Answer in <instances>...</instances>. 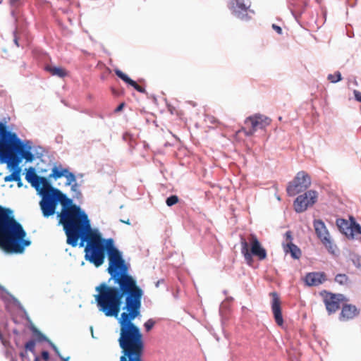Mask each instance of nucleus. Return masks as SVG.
Listing matches in <instances>:
<instances>
[{
	"instance_id": "1",
	"label": "nucleus",
	"mask_w": 361,
	"mask_h": 361,
	"mask_svg": "<svg viewBox=\"0 0 361 361\" xmlns=\"http://www.w3.org/2000/svg\"><path fill=\"white\" fill-rule=\"evenodd\" d=\"M143 295L144 290L140 287L94 295L98 310L106 317L116 318L121 309L125 311L118 319L120 336L118 341L123 353L120 361H142V334L133 320L140 314Z\"/></svg>"
},
{
	"instance_id": "2",
	"label": "nucleus",
	"mask_w": 361,
	"mask_h": 361,
	"mask_svg": "<svg viewBox=\"0 0 361 361\" xmlns=\"http://www.w3.org/2000/svg\"><path fill=\"white\" fill-rule=\"evenodd\" d=\"M100 242L104 253H106L108 257L107 271L110 275L109 282L113 281L116 286H111L102 282L96 287L95 290L97 294L95 295H102L108 292L124 291L140 287L135 278L129 274V264L123 258L122 252L115 247L114 239L103 238L100 233Z\"/></svg>"
},
{
	"instance_id": "3",
	"label": "nucleus",
	"mask_w": 361,
	"mask_h": 361,
	"mask_svg": "<svg viewBox=\"0 0 361 361\" xmlns=\"http://www.w3.org/2000/svg\"><path fill=\"white\" fill-rule=\"evenodd\" d=\"M67 244L75 247H85V259L96 267L102 266L106 254L100 242V231L92 228L90 221L66 235Z\"/></svg>"
},
{
	"instance_id": "4",
	"label": "nucleus",
	"mask_w": 361,
	"mask_h": 361,
	"mask_svg": "<svg viewBox=\"0 0 361 361\" xmlns=\"http://www.w3.org/2000/svg\"><path fill=\"white\" fill-rule=\"evenodd\" d=\"M26 233L16 221L10 208L0 206V248L6 253H22L30 242L25 240Z\"/></svg>"
},
{
	"instance_id": "5",
	"label": "nucleus",
	"mask_w": 361,
	"mask_h": 361,
	"mask_svg": "<svg viewBox=\"0 0 361 361\" xmlns=\"http://www.w3.org/2000/svg\"><path fill=\"white\" fill-rule=\"evenodd\" d=\"M32 162L34 154L31 147L25 144L17 135L8 130L6 123L0 121V160L10 166H18L22 159Z\"/></svg>"
},
{
	"instance_id": "6",
	"label": "nucleus",
	"mask_w": 361,
	"mask_h": 361,
	"mask_svg": "<svg viewBox=\"0 0 361 361\" xmlns=\"http://www.w3.org/2000/svg\"><path fill=\"white\" fill-rule=\"evenodd\" d=\"M56 194L58 203L62 205V210L58 214V216L60 217L59 221L63 226L66 235L90 221L85 212L80 206L73 204V200L66 195L57 188H56Z\"/></svg>"
},
{
	"instance_id": "7",
	"label": "nucleus",
	"mask_w": 361,
	"mask_h": 361,
	"mask_svg": "<svg viewBox=\"0 0 361 361\" xmlns=\"http://www.w3.org/2000/svg\"><path fill=\"white\" fill-rule=\"evenodd\" d=\"M241 252L246 261L250 262L252 259V255L257 257L259 260L264 259L267 257V252L264 249L257 237L250 235L247 241L241 238Z\"/></svg>"
},
{
	"instance_id": "8",
	"label": "nucleus",
	"mask_w": 361,
	"mask_h": 361,
	"mask_svg": "<svg viewBox=\"0 0 361 361\" xmlns=\"http://www.w3.org/2000/svg\"><path fill=\"white\" fill-rule=\"evenodd\" d=\"M313 227L317 238L322 245L332 255H335L338 248L331 236V234L326 226L324 222L321 219H314L313 221Z\"/></svg>"
},
{
	"instance_id": "9",
	"label": "nucleus",
	"mask_w": 361,
	"mask_h": 361,
	"mask_svg": "<svg viewBox=\"0 0 361 361\" xmlns=\"http://www.w3.org/2000/svg\"><path fill=\"white\" fill-rule=\"evenodd\" d=\"M39 202L40 209L44 217L48 218L55 214L58 203L55 188H49L48 190H42Z\"/></svg>"
},
{
	"instance_id": "10",
	"label": "nucleus",
	"mask_w": 361,
	"mask_h": 361,
	"mask_svg": "<svg viewBox=\"0 0 361 361\" xmlns=\"http://www.w3.org/2000/svg\"><path fill=\"white\" fill-rule=\"evenodd\" d=\"M311 178L304 171L297 173L293 180L288 183L286 192L289 196H295L305 191L311 185Z\"/></svg>"
},
{
	"instance_id": "11",
	"label": "nucleus",
	"mask_w": 361,
	"mask_h": 361,
	"mask_svg": "<svg viewBox=\"0 0 361 361\" xmlns=\"http://www.w3.org/2000/svg\"><path fill=\"white\" fill-rule=\"evenodd\" d=\"M250 7V1L249 0H230L229 2V8L234 16L245 21L250 19V13H254Z\"/></svg>"
},
{
	"instance_id": "12",
	"label": "nucleus",
	"mask_w": 361,
	"mask_h": 361,
	"mask_svg": "<svg viewBox=\"0 0 361 361\" xmlns=\"http://www.w3.org/2000/svg\"><path fill=\"white\" fill-rule=\"evenodd\" d=\"M318 193L317 191L310 190L304 194L296 197L293 202L294 209L297 213H302L312 207L317 200Z\"/></svg>"
},
{
	"instance_id": "13",
	"label": "nucleus",
	"mask_w": 361,
	"mask_h": 361,
	"mask_svg": "<svg viewBox=\"0 0 361 361\" xmlns=\"http://www.w3.org/2000/svg\"><path fill=\"white\" fill-rule=\"evenodd\" d=\"M271 120L263 115L255 114L252 116L247 118L246 124H250L251 128L245 132V135L250 136L253 135L257 130L264 129L270 124Z\"/></svg>"
},
{
	"instance_id": "14",
	"label": "nucleus",
	"mask_w": 361,
	"mask_h": 361,
	"mask_svg": "<svg viewBox=\"0 0 361 361\" xmlns=\"http://www.w3.org/2000/svg\"><path fill=\"white\" fill-rule=\"evenodd\" d=\"M323 295L324 302L329 314L336 312L340 307L341 302L345 300L343 294H334L324 291Z\"/></svg>"
},
{
	"instance_id": "15",
	"label": "nucleus",
	"mask_w": 361,
	"mask_h": 361,
	"mask_svg": "<svg viewBox=\"0 0 361 361\" xmlns=\"http://www.w3.org/2000/svg\"><path fill=\"white\" fill-rule=\"evenodd\" d=\"M272 298L271 300V310L274 314V317L276 323L281 326L283 324V319L281 312V302L278 294L276 292L270 293Z\"/></svg>"
},
{
	"instance_id": "16",
	"label": "nucleus",
	"mask_w": 361,
	"mask_h": 361,
	"mask_svg": "<svg viewBox=\"0 0 361 361\" xmlns=\"http://www.w3.org/2000/svg\"><path fill=\"white\" fill-rule=\"evenodd\" d=\"M326 280L324 272H310L306 274L305 281L309 286H317Z\"/></svg>"
},
{
	"instance_id": "17",
	"label": "nucleus",
	"mask_w": 361,
	"mask_h": 361,
	"mask_svg": "<svg viewBox=\"0 0 361 361\" xmlns=\"http://www.w3.org/2000/svg\"><path fill=\"white\" fill-rule=\"evenodd\" d=\"M359 314L357 308L353 305H345L342 307L341 312V319H352Z\"/></svg>"
},
{
	"instance_id": "18",
	"label": "nucleus",
	"mask_w": 361,
	"mask_h": 361,
	"mask_svg": "<svg viewBox=\"0 0 361 361\" xmlns=\"http://www.w3.org/2000/svg\"><path fill=\"white\" fill-rule=\"evenodd\" d=\"M36 189L38 194L41 195L42 190H48L49 188H53L44 177L37 176L30 183Z\"/></svg>"
},
{
	"instance_id": "19",
	"label": "nucleus",
	"mask_w": 361,
	"mask_h": 361,
	"mask_svg": "<svg viewBox=\"0 0 361 361\" xmlns=\"http://www.w3.org/2000/svg\"><path fill=\"white\" fill-rule=\"evenodd\" d=\"M116 75L123 80L124 82L128 83V85L133 87L137 91L139 92H144L145 89L141 86L138 85L134 80L130 79L126 74L123 73L121 71L117 69L115 71Z\"/></svg>"
},
{
	"instance_id": "20",
	"label": "nucleus",
	"mask_w": 361,
	"mask_h": 361,
	"mask_svg": "<svg viewBox=\"0 0 361 361\" xmlns=\"http://www.w3.org/2000/svg\"><path fill=\"white\" fill-rule=\"evenodd\" d=\"M284 250L286 252H290L292 257L294 259H299L301 255L300 250L291 242L286 244L284 247Z\"/></svg>"
},
{
	"instance_id": "21",
	"label": "nucleus",
	"mask_w": 361,
	"mask_h": 361,
	"mask_svg": "<svg viewBox=\"0 0 361 361\" xmlns=\"http://www.w3.org/2000/svg\"><path fill=\"white\" fill-rule=\"evenodd\" d=\"M336 224L339 228L340 231L345 233V235L347 237H348L350 233V228L351 227V223L349 224L348 221L343 219H338L336 221Z\"/></svg>"
},
{
	"instance_id": "22",
	"label": "nucleus",
	"mask_w": 361,
	"mask_h": 361,
	"mask_svg": "<svg viewBox=\"0 0 361 361\" xmlns=\"http://www.w3.org/2000/svg\"><path fill=\"white\" fill-rule=\"evenodd\" d=\"M290 10L292 14L297 18L298 15H300L304 10L305 4H297L293 2H290L289 5Z\"/></svg>"
},
{
	"instance_id": "23",
	"label": "nucleus",
	"mask_w": 361,
	"mask_h": 361,
	"mask_svg": "<svg viewBox=\"0 0 361 361\" xmlns=\"http://www.w3.org/2000/svg\"><path fill=\"white\" fill-rule=\"evenodd\" d=\"M13 172L11 174H10L8 176H6L4 178V181L5 182L18 180L20 173V169L18 166H13Z\"/></svg>"
},
{
	"instance_id": "24",
	"label": "nucleus",
	"mask_w": 361,
	"mask_h": 361,
	"mask_svg": "<svg viewBox=\"0 0 361 361\" xmlns=\"http://www.w3.org/2000/svg\"><path fill=\"white\" fill-rule=\"evenodd\" d=\"M357 234H361V226L356 221H352L348 238H353Z\"/></svg>"
},
{
	"instance_id": "25",
	"label": "nucleus",
	"mask_w": 361,
	"mask_h": 361,
	"mask_svg": "<svg viewBox=\"0 0 361 361\" xmlns=\"http://www.w3.org/2000/svg\"><path fill=\"white\" fill-rule=\"evenodd\" d=\"M66 172H68V169H59L56 166H54L52 169V172L50 174L49 177L58 179L64 176Z\"/></svg>"
},
{
	"instance_id": "26",
	"label": "nucleus",
	"mask_w": 361,
	"mask_h": 361,
	"mask_svg": "<svg viewBox=\"0 0 361 361\" xmlns=\"http://www.w3.org/2000/svg\"><path fill=\"white\" fill-rule=\"evenodd\" d=\"M71 186V190L73 192V197L75 199H80L82 197V192L80 190V185L76 182L73 183Z\"/></svg>"
},
{
	"instance_id": "27",
	"label": "nucleus",
	"mask_w": 361,
	"mask_h": 361,
	"mask_svg": "<svg viewBox=\"0 0 361 361\" xmlns=\"http://www.w3.org/2000/svg\"><path fill=\"white\" fill-rule=\"evenodd\" d=\"M47 70L53 75H57L60 78H63L66 75V72L64 69L59 67H49Z\"/></svg>"
},
{
	"instance_id": "28",
	"label": "nucleus",
	"mask_w": 361,
	"mask_h": 361,
	"mask_svg": "<svg viewBox=\"0 0 361 361\" xmlns=\"http://www.w3.org/2000/svg\"><path fill=\"white\" fill-rule=\"evenodd\" d=\"M64 177L66 178V185H69L73 184V183L76 182V176L72 172H70L68 170V172L66 173Z\"/></svg>"
},
{
	"instance_id": "29",
	"label": "nucleus",
	"mask_w": 361,
	"mask_h": 361,
	"mask_svg": "<svg viewBox=\"0 0 361 361\" xmlns=\"http://www.w3.org/2000/svg\"><path fill=\"white\" fill-rule=\"evenodd\" d=\"M37 176H38L35 174V169L30 167L25 175V179L28 183H31V182L33 181L34 179Z\"/></svg>"
},
{
	"instance_id": "30",
	"label": "nucleus",
	"mask_w": 361,
	"mask_h": 361,
	"mask_svg": "<svg viewBox=\"0 0 361 361\" xmlns=\"http://www.w3.org/2000/svg\"><path fill=\"white\" fill-rule=\"evenodd\" d=\"M327 78L331 82L335 83L341 80V75L339 71H337L334 74H329Z\"/></svg>"
},
{
	"instance_id": "31",
	"label": "nucleus",
	"mask_w": 361,
	"mask_h": 361,
	"mask_svg": "<svg viewBox=\"0 0 361 361\" xmlns=\"http://www.w3.org/2000/svg\"><path fill=\"white\" fill-rule=\"evenodd\" d=\"M178 201V197L176 195H171L166 199V203L169 207H171L176 204Z\"/></svg>"
},
{
	"instance_id": "32",
	"label": "nucleus",
	"mask_w": 361,
	"mask_h": 361,
	"mask_svg": "<svg viewBox=\"0 0 361 361\" xmlns=\"http://www.w3.org/2000/svg\"><path fill=\"white\" fill-rule=\"evenodd\" d=\"M155 321L153 319H149L144 324L146 331H149L154 326Z\"/></svg>"
},
{
	"instance_id": "33",
	"label": "nucleus",
	"mask_w": 361,
	"mask_h": 361,
	"mask_svg": "<svg viewBox=\"0 0 361 361\" xmlns=\"http://www.w3.org/2000/svg\"><path fill=\"white\" fill-rule=\"evenodd\" d=\"M25 348L26 350L34 352L35 348V341L33 340L27 341L25 345Z\"/></svg>"
},
{
	"instance_id": "34",
	"label": "nucleus",
	"mask_w": 361,
	"mask_h": 361,
	"mask_svg": "<svg viewBox=\"0 0 361 361\" xmlns=\"http://www.w3.org/2000/svg\"><path fill=\"white\" fill-rule=\"evenodd\" d=\"M34 332L35 333L37 337V340L39 341H47V337L42 334L40 331H37V330H35Z\"/></svg>"
},
{
	"instance_id": "35",
	"label": "nucleus",
	"mask_w": 361,
	"mask_h": 361,
	"mask_svg": "<svg viewBox=\"0 0 361 361\" xmlns=\"http://www.w3.org/2000/svg\"><path fill=\"white\" fill-rule=\"evenodd\" d=\"M336 281L338 282L339 283H343L345 281H346V276L344 274H338L336 276Z\"/></svg>"
},
{
	"instance_id": "36",
	"label": "nucleus",
	"mask_w": 361,
	"mask_h": 361,
	"mask_svg": "<svg viewBox=\"0 0 361 361\" xmlns=\"http://www.w3.org/2000/svg\"><path fill=\"white\" fill-rule=\"evenodd\" d=\"M48 342L49 343L51 347L52 348V349L54 350V351L55 352V353L57 355L58 357H59L61 355L58 348L53 343H51L50 341H48Z\"/></svg>"
},
{
	"instance_id": "37",
	"label": "nucleus",
	"mask_w": 361,
	"mask_h": 361,
	"mask_svg": "<svg viewBox=\"0 0 361 361\" xmlns=\"http://www.w3.org/2000/svg\"><path fill=\"white\" fill-rule=\"evenodd\" d=\"M353 94H354L355 99L357 102H361V92H359L358 90H354Z\"/></svg>"
},
{
	"instance_id": "38",
	"label": "nucleus",
	"mask_w": 361,
	"mask_h": 361,
	"mask_svg": "<svg viewBox=\"0 0 361 361\" xmlns=\"http://www.w3.org/2000/svg\"><path fill=\"white\" fill-rule=\"evenodd\" d=\"M272 28L276 30L279 34H281L282 32V29L281 27L275 25V24H273L272 25Z\"/></svg>"
},
{
	"instance_id": "39",
	"label": "nucleus",
	"mask_w": 361,
	"mask_h": 361,
	"mask_svg": "<svg viewBox=\"0 0 361 361\" xmlns=\"http://www.w3.org/2000/svg\"><path fill=\"white\" fill-rule=\"evenodd\" d=\"M42 357L43 360H48L49 358V354L47 351H43L42 353Z\"/></svg>"
},
{
	"instance_id": "40",
	"label": "nucleus",
	"mask_w": 361,
	"mask_h": 361,
	"mask_svg": "<svg viewBox=\"0 0 361 361\" xmlns=\"http://www.w3.org/2000/svg\"><path fill=\"white\" fill-rule=\"evenodd\" d=\"M124 106H125V104H124V103H121V104H119V105L116 108V109H115V111H115V112H119V111H122V109H123Z\"/></svg>"
},
{
	"instance_id": "41",
	"label": "nucleus",
	"mask_w": 361,
	"mask_h": 361,
	"mask_svg": "<svg viewBox=\"0 0 361 361\" xmlns=\"http://www.w3.org/2000/svg\"><path fill=\"white\" fill-rule=\"evenodd\" d=\"M285 235H286V240H289L290 242H291V240H292L291 232L290 231H287Z\"/></svg>"
},
{
	"instance_id": "42",
	"label": "nucleus",
	"mask_w": 361,
	"mask_h": 361,
	"mask_svg": "<svg viewBox=\"0 0 361 361\" xmlns=\"http://www.w3.org/2000/svg\"><path fill=\"white\" fill-rule=\"evenodd\" d=\"M16 182H17V184H18V187L20 188L23 185V183H22L21 180H20V175L19 176L18 180H16Z\"/></svg>"
},
{
	"instance_id": "43",
	"label": "nucleus",
	"mask_w": 361,
	"mask_h": 361,
	"mask_svg": "<svg viewBox=\"0 0 361 361\" xmlns=\"http://www.w3.org/2000/svg\"><path fill=\"white\" fill-rule=\"evenodd\" d=\"M59 357L62 361H68V360H69V357H63L62 355H60Z\"/></svg>"
},
{
	"instance_id": "44",
	"label": "nucleus",
	"mask_w": 361,
	"mask_h": 361,
	"mask_svg": "<svg viewBox=\"0 0 361 361\" xmlns=\"http://www.w3.org/2000/svg\"><path fill=\"white\" fill-rule=\"evenodd\" d=\"M90 330H91L92 337V338H94V333H93V329H92V327H91V328H90Z\"/></svg>"
},
{
	"instance_id": "45",
	"label": "nucleus",
	"mask_w": 361,
	"mask_h": 361,
	"mask_svg": "<svg viewBox=\"0 0 361 361\" xmlns=\"http://www.w3.org/2000/svg\"><path fill=\"white\" fill-rule=\"evenodd\" d=\"M0 290L4 291V292H5V293H6L5 288L3 286H1V285H0Z\"/></svg>"
},
{
	"instance_id": "46",
	"label": "nucleus",
	"mask_w": 361,
	"mask_h": 361,
	"mask_svg": "<svg viewBox=\"0 0 361 361\" xmlns=\"http://www.w3.org/2000/svg\"><path fill=\"white\" fill-rule=\"evenodd\" d=\"M14 42H15V44H16L18 47L19 46V45H18V40H17V39H14Z\"/></svg>"
},
{
	"instance_id": "47",
	"label": "nucleus",
	"mask_w": 361,
	"mask_h": 361,
	"mask_svg": "<svg viewBox=\"0 0 361 361\" xmlns=\"http://www.w3.org/2000/svg\"><path fill=\"white\" fill-rule=\"evenodd\" d=\"M127 224H130L129 220L124 221Z\"/></svg>"
},
{
	"instance_id": "48",
	"label": "nucleus",
	"mask_w": 361,
	"mask_h": 361,
	"mask_svg": "<svg viewBox=\"0 0 361 361\" xmlns=\"http://www.w3.org/2000/svg\"><path fill=\"white\" fill-rule=\"evenodd\" d=\"M1 338H2V335H1V334L0 333V339H1Z\"/></svg>"
}]
</instances>
